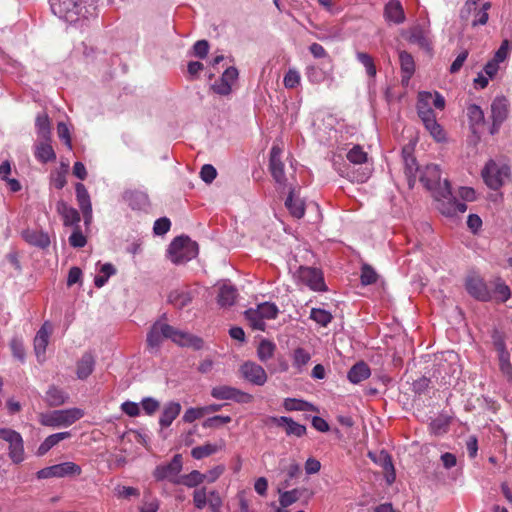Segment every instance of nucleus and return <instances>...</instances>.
I'll return each instance as SVG.
<instances>
[{
    "label": "nucleus",
    "instance_id": "10",
    "mask_svg": "<svg viewBox=\"0 0 512 512\" xmlns=\"http://www.w3.org/2000/svg\"><path fill=\"white\" fill-rule=\"evenodd\" d=\"M432 105L436 109L443 110L445 107L444 97L438 92L421 91L418 93L417 112L420 118L434 114Z\"/></svg>",
    "mask_w": 512,
    "mask_h": 512
},
{
    "label": "nucleus",
    "instance_id": "16",
    "mask_svg": "<svg viewBox=\"0 0 512 512\" xmlns=\"http://www.w3.org/2000/svg\"><path fill=\"white\" fill-rule=\"evenodd\" d=\"M241 376L248 382L263 386L267 382V373L265 369L259 364L251 361H247L240 366Z\"/></svg>",
    "mask_w": 512,
    "mask_h": 512
},
{
    "label": "nucleus",
    "instance_id": "36",
    "mask_svg": "<svg viewBox=\"0 0 512 512\" xmlns=\"http://www.w3.org/2000/svg\"><path fill=\"white\" fill-rule=\"evenodd\" d=\"M71 436L70 432H58L52 435H49L38 447L37 455L43 456L45 455L51 448L57 445L60 441L67 439Z\"/></svg>",
    "mask_w": 512,
    "mask_h": 512
},
{
    "label": "nucleus",
    "instance_id": "21",
    "mask_svg": "<svg viewBox=\"0 0 512 512\" xmlns=\"http://www.w3.org/2000/svg\"><path fill=\"white\" fill-rule=\"evenodd\" d=\"M217 287L218 292L216 299L218 305L222 308L232 306L236 302L238 296L237 289L226 281L218 283Z\"/></svg>",
    "mask_w": 512,
    "mask_h": 512
},
{
    "label": "nucleus",
    "instance_id": "37",
    "mask_svg": "<svg viewBox=\"0 0 512 512\" xmlns=\"http://www.w3.org/2000/svg\"><path fill=\"white\" fill-rule=\"evenodd\" d=\"M278 425H286V432L288 435H295L301 437L306 433V427L295 422L293 419L285 416L273 419Z\"/></svg>",
    "mask_w": 512,
    "mask_h": 512
},
{
    "label": "nucleus",
    "instance_id": "26",
    "mask_svg": "<svg viewBox=\"0 0 512 512\" xmlns=\"http://www.w3.org/2000/svg\"><path fill=\"white\" fill-rule=\"evenodd\" d=\"M224 447V440H220L216 443H205L201 446L194 447L191 450V455L194 459L200 460L223 450Z\"/></svg>",
    "mask_w": 512,
    "mask_h": 512
},
{
    "label": "nucleus",
    "instance_id": "32",
    "mask_svg": "<svg viewBox=\"0 0 512 512\" xmlns=\"http://www.w3.org/2000/svg\"><path fill=\"white\" fill-rule=\"evenodd\" d=\"M22 237L27 243L41 248H45L50 244L49 236L43 231L26 229L22 232Z\"/></svg>",
    "mask_w": 512,
    "mask_h": 512
},
{
    "label": "nucleus",
    "instance_id": "45",
    "mask_svg": "<svg viewBox=\"0 0 512 512\" xmlns=\"http://www.w3.org/2000/svg\"><path fill=\"white\" fill-rule=\"evenodd\" d=\"M116 273L114 266L110 263L103 264L100 268V273L95 276V286L101 288L106 284L108 279Z\"/></svg>",
    "mask_w": 512,
    "mask_h": 512
},
{
    "label": "nucleus",
    "instance_id": "2",
    "mask_svg": "<svg viewBox=\"0 0 512 512\" xmlns=\"http://www.w3.org/2000/svg\"><path fill=\"white\" fill-rule=\"evenodd\" d=\"M49 3L52 12L69 23L88 19L95 11L89 0H49Z\"/></svg>",
    "mask_w": 512,
    "mask_h": 512
},
{
    "label": "nucleus",
    "instance_id": "50",
    "mask_svg": "<svg viewBox=\"0 0 512 512\" xmlns=\"http://www.w3.org/2000/svg\"><path fill=\"white\" fill-rule=\"evenodd\" d=\"M310 318L321 326H327L331 320L332 315L330 312L320 308H313L310 313Z\"/></svg>",
    "mask_w": 512,
    "mask_h": 512
},
{
    "label": "nucleus",
    "instance_id": "58",
    "mask_svg": "<svg viewBox=\"0 0 512 512\" xmlns=\"http://www.w3.org/2000/svg\"><path fill=\"white\" fill-rule=\"evenodd\" d=\"M231 422L230 416L217 415L206 419L203 422L204 428H218L224 424Z\"/></svg>",
    "mask_w": 512,
    "mask_h": 512
},
{
    "label": "nucleus",
    "instance_id": "17",
    "mask_svg": "<svg viewBox=\"0 0 512 512\" xmlns=\"http://www.w3.org/2000/svg\"><path fill=\"white\" fill-rule=\"evenodd\" d=\"M53 327L49 322H45L38 330L34 338V350L36 357L39 361L45 360V352L49 343L50 335L52 334Z\"/></svg>",
    "mask_w": 512,
    "mask_h": 512
},
{
    "label": "nucleus",
    "instance_id": "24",
    "mask_svg": "<svg viewBox=\"0 0 512 512\" xmlns=\"http://www.w3.org/2000/svg\"><path fill=\"white\" fill-rule=\"evenodd\" d=\"M386 20L395 24H401L405 21V13L401 3L398 0H390L384 9Z\"/></svg>",
    "mask_w": 512,
    "mask_h": 512
},
{
    "label": "nucleus",
    "instance_id": "6",
    "mask_svg": "<svg viewBox=\"0 0 512 512\" xmlns=\"http://www.w3.org/2000/svg\"><path fill=\"white\" fill-rule=\"evenodd\" d=\"M434 197L438 202L437 208L447 217H456L467 210L465 203L459 202L452 197L450 184L446 179L443 181L442 190L435 194Z\"/></svg>",
    "mask_w": 512,
    "mask_h": 512
},
{
    "label": "nucleus",
    "instance_id": "29",
    "mask_svg": "<svg viewBox=\"0 0 512 512\" xmlns=\"http://www.w3.org/2000/svg\"><path fill=\"white\" fill-rule=\"evenodd\" d=\"M57 211L61 215L65 226H77L80 222L79 212L65 202H58Z\"/></svg>",
    "mask_w": 512,
    "mask_h": 512
},
{
    "label": "nucleus",
    "instance_id": "27",
    "mask_svg": "<svg viewBox=\"0 0 512 512\" xmlns=\"http://www.w3.org/2000/svg\"><path fill=\"white\" fill-rule=\"evenodd\" d=\"M467 116L470 129L474 134L478 133L485 124L484 112L479 106L471 104L467 107Z\"/></svg>",
    "mask_w": 512,
    "mask_h": 512
},
{
    "label": "nucleus",
    "instance_id": "8",
    "mask_svg": "<svg viewBox=\"0 0 512 512\" xmlns=\"http://www.w3.org/2000/svg\"><path fill=\"white\" fill-rule=\"evenodd\" d=\"M481 174L485 184L489 188L497 190L508 181L510 171L507 165L491 160L485 165Z\"/></svg>",
    "mask_w": 512,
    "mask_h": 512
},
{
    "label": "nucleus",
    "instance_id": "56",
    "mask_svg": "<svg viewBox=\"0 0 512 512\" xmlns=\"http://www.w3.org/2000/svg\"><path fill=\"white\" fill-rule=\"evenodd\" d=\"M512 49V43L505 39L502 41L500 47L495 52L493 60L498 62L499 64L507 59Z\"/></svg>",
    "mask_w": 512,
    "mask_h": 512
},
{
    "label": "nucleus",
    "instance_id": "31",
    "mask_svg": "<svg viewBox=\"0 0 512 512\" xmlns=\"http://www.w3.org/2000/svg\"><path fill=\"white\" fill-rule=\"evenodd\" d=\"M181 412V405L178 402L167 403L162 410L159 418L161 427H169Z\"/></svg>",
    "mask_w": 512,
    "mask_h": 512
},
{
    "label": "nucleus",
    "instance_id": "62",
    "mask_svg": "<svg viewBox=\"0 0 512 512\" xmlns=\"http://www.w3.org/2000/svg\"><path fill=\"white\" fill-rule=\"evenodd\" d=\"M377 280L376 272L367 265H364L361 270V282L363 285H370Z\"/></svg>",
    "mask_w": 512,
    "mask_h": 512
},
{
    "label": "nucleus",
    "instance_id": "53",
    "mask_svg": "<svg viewBox=\"0 0 512 512\" xmlns=\"http://www.w3.org/2000/svg\"><path fill=\"white\" fill-rule=\"evenodd\" d=\"M407 39L409 42L418 44L421 47H424L427 45V39L424 35V32L418 26H415L410 29Z\"/></svg>",
    "mask_w": 512,
    "mask_h": 512
},
{
    "label": "nucleus",
    "instance_id": "20",
    "mask_svg": "<svg viewBox=\"0 0 512 512\" xmlns=\"http://www.w3.org/2000/svg\"><path fill=\"white\" fill-rule=\"evenodd\" d=\"M508 104L507 100L503 97L496 98L491 105V116L493 119V124L491 128V134H495L499 126L502 124V122L506 119L507 112H508Z\"/></svg>",
    "mask_w": 512,
    "mask_h": 512
},
{
    "label": "nucleus",
    "instance_id": "18",
    "mask_svg": "<svg viewBox=\"0 0 512 512\" xmlns=\"http://www.w3.org/2000/svg\"><path fill=\"white\" fill-rule=\"evenodd\" d=\"M466 289L474 298L482 301L491 299V293L484 280L478 275H471L466 280Z\"/></svg>",
    "mask_w": 512,
    "mask_h": 512
},
{
    "label": "nucleus",
    "instance_id": "46",
    "mask_svg": "<svg viewBox=\"0 0 512 512\" xmlns=\"http://www.w3.org/2000/svg\"><path fill=\"white\" fill-rule=\"evenodd\" d=\"M9 456L15 463H20L24 460V445L22 436L9 445Z\"/></svg>",
    "mask_w": 512,
    "mask_h": 512
},
{
    "label": "nucleus",
    "instance_id": "30",
    "mask_svg": "<svg viewBox=\"0 0 512 512\" xmlns=\"http://www.w3.org/2000/svg\"><path fill=\"white\" fill-rule=\"evenodd\" d=\"M421 120L427 131L437 142H443L446 140L445 131L443 130L442 126L436 121L435 114L421 117Z\"/></svg>",
    "mask_w": 512,
    "mask_h": 512
},
{
    "label": "nucleus",
    "instance_id": "4",
    "mask_svg": "<svg viewBox=\"0 0 512 512\" xmlns=\"http://www.w3.org/2000/svg\"><path fill=\"white\" fill-rule=\"evenodd\" d=\"M198 254V246L187 236L175 238L168 249V257L174 264H184L195 258Z\"/></svg>",
    "mask_w": 512,
    "mask_h": 512
},
{
    "label": "nucleus",
    "instance_id": "48",
    "mask_svg": "<svg viewBox=\"0 0 512 512\" xmlns=\"http://www.w3.org/2000/svg\"><path fill=\"white\" fill-rule=\"evenodd\" d=\"M493 284L495 298L501 302L507 301L511 296V291L508 285H506V283L500 278H497Z\"/></svg>",
    "mask_w": 512,
    "mask_h": 512
},
{
    "label": "nucleus",
    "instance_id": "23",
    "mask_svg": "<svg viewBox=\"0 0 512 512\" xmlns=\"http://www.w3.org/2000/svg\"><path fill=\"white\" fill-rule=\"evenodd\" d=\"M238 77V71L234 67L227 68L222 74L219 83L213 85V89L216 93L221 95H227L231 92V87Z\"/></svg>",
    "mask_w": 512,
    "mask_h": 512
},
{
    "label": "nucleus",
    "instance_id": "12",
    "mask_svg": "<svg viewBox=\"0 0 512 512\" xmlns=\"http://www.w3.org/2000/svg\"><path fill=\"white\" fill-rule=\"evenodd\" d=\"M211 396L218 400H234L241 404L250 403L253 400V396L251 394L227 385L213 387L211 390Z\"/></svg>",
    "mask_w": 512,
    "mask_h": 512
},
{
    "label": "nucleus",
    "instance_id": "49",
    "mask_svg": "<svg viewBox=\"0 0 512 512\" xmlns=\"http://www.w3.org/2000/svg\"><path fill=\"white\" fill-rule=\"evenodd\" d=\"M204 482L203 473H200L197 470H193L187 475L181 477L179 483L187 486V487H196Z\"/></svg>",
    "mask_w": 512,
    "mask_h": 512
},
{
    "label": "nucleus",
    "instance_id": "35",
    "mask_svg": "<svg viewBox=\"0 0 512 512\" xmlns=\"http://www.w3.org/2000/svg\"><path fill=\"white\" fill-rule=\"evenodd\" d=\"M371 374L370 368L364 362H358L348 372V379L353 384H358L369 378Z\"/></svg>",
    "mask_w": 512,
    "mask_h": 512
},
{
    "label": "nucleus",
    "instance_id": "9",
    "mask_svg": "<svg viewBox=\"0 0 512 512\" xmlns=\"http://www.w3.org/2000/svg\"><path fill=\"white\" fill-rule=\"evenodd\" d=\"M298 285H304L314 291L325 290V283L322 273L311 267H300L294 274Z\"/></svg>",
    "mask_w": 512,
    "mask_h": 512
},
{
    "label": "nucleus",
    "instance_id": "3",
    "mask_svg": "<svg viewBox=\"0 0 512 512\" xmlns=\"http://www.w3.org/2000/svg\"><path fill=\"white\" fill-rule=\"evenodd\" d=\"M84 416V411L80 408H69L62 410H52L38 414V421L42 426L51 428H67L80 420Z\"/></svg>",
    "mask_w": 512,
    "mask_h": 512
},
{
    "label": "nucleus",
    "instance_id": "47",
    "mask_svg": "<svg viewBox=\"0 0 512 512\" xmlns=\"http://www.w3.org/2000/svg\"><path fill=\"white\" fill-rule=\"evenodd\" d=\"M270 171L274 180L283 188L287 186V179L284 173V164L282 161L271 162Z\"/></svg>",
    "mask_w": 512,
    "mask_h": 512
},
{
    "label": "nucleus",
    "instance_id": "38",
    "mask_svg": "<svg viewBox=\"0 0 512 512\" xmlns=\"http://www.w3.org/2000/svg\"><path fill=\"white\" fill-rule=\"evenodd\" d=\"M95 359L92 354L86 353L77 364V376L79 379H86L94 370Z\"/></svg>",
    "mask_w": 512,
    "mask_h": 512
},
{
    "label": "nucleus",
    "instance_id": "15",
    "mask_svg": "<svg viewBox=\"0 0 512 512\" xmlns=\"http://www.w3.org/2000/svg\"><path fill=\"white\" fill-rule=\"evenodd\" d=\"M419 179L423 183V185L430 191L433 192V195L437 194L443 188V182H441V172L436 164H429L425 166L420 171Z\"/></svg>",
    "mask_w": 512,
    "mask_h": 512
},
{
    "label": "nucleus",
    "instance_id": "52",
    "mask_svg": "<svg viewBox=\"0 0 512 512\" xmlns=\"http://www.w3.org/2000/svg\"><path fill=\"white\" fill-rule=\"evenodd\" d=\"M301 75L295 68H290L283 79V84L287 89H293L300 85Z\"/></svg>",
    "mask_w": 512,
    "mask_h": 512
},
{
    "label": "nucleus",
    "instance_id": "41",
    "mask_svg": "<svg viewBox=\"0 0 512 512\" xmlns=\"http://www.w3.org/2000/svg\"><path fill=\"white\" fill-rule=\"evenodd\" d=\"M35 128L38 139H50L51 138V124L49 117L46 113L39 114L36 117Z\"/></svg>",
    "mask_w": 512,
    "mask_h": 512
},
{
    "label": "nucleus",
    "instance_id": "55",
    "mask_svg": "<svg viewBox=\"0 0 512 512\" xmlns=\"http://www.w3.org/2000/svg\"><path fill=\"white\" fill-rule=\"evenodd\" d=\"M356 56L358 61L365 67L367 74L370 77H374L376 75V67L371 56L363 52H358Z\"/></svg>",
    "mask_w": 512,
    "mask_h": 512
},
{
    "label": "nucleus",
    "instance_id": "51",
    "mask_svg": "<svg viewBox=\"0 0 512 512\" xmlns=\"http://www.w3.org/2000/svg\"><path fill=\"white\" fill-rule=\"evenodd\" d=\"M498 351H499V361H500L501 371L504 374L511 376L512 367H511V364L509 361V353L505 349V346L503 343L498 344Z\"/></svg>",
    "mask_w": 512,
    "mask_h": 512
},
{
    "label": "nucleus",
    "instance_id": "33",
    "mask_svg": "<svg viewBox=\"0 0 512 512\" xmlns=\"http://www.w3.org/2000/svg\"><path fill=\"white\" fill-rule=\"evenodd\" d=\"M192 299V292L185 288L173 290L169 294V302L178 309H182L190 304Z\"/></svg>",
    "mask_w": 512,
    "mask_h": 512
},
{
    "label": "nucleus",
    "instance_id": "14",
    "mask_svg": "<svg viewBox=\"0 0 512 512\" xmlns=\"http://www.w3.org/2000/svg\"><path fill=\"white\" fill-rule=\"evenodd\" d=\"M182 470V458L179 454L175 455L171 462L159 465L154 470V477L158 481L169 480L174 483H179L178 475Z\"/></svg>",
    "mask_w": 512,
    "mask_h": 512
},
{
    "label": "nucleus",
    "instance_id": "42",
    "mask_svg": "<svg viewBox=\"0 0 512 512\" xmlns=\"http://www.w3.org/2000/svg\"><path fill=\"white\" fill-rule=\"evenodd\" d=\"M283 407L287 411H315L314 405L295 398H286L283 401Z\"/></svg>",
    "mask_w": 512,
    "mask_h": 512
},
{
    "label": "nucleus",
    "instance_id": "25",
    "mask_svg": "<svg viewBox=\"0 0 512 512\" xmlns=\"http://www.w3.org/2000/svg\"><path fill=\"white\" fill-rule=\"evenodd\" d=\"M399 61L402 72V84L408 85L412 75L415 72V62L411 54L406 51L399 52Z\"/></svg>",
    "mask_w": 512,
    "mask_h": 512
},
{
    "label": "nucleus",
    "instance_id": "28",
    "mask_svg": "<svg viewBox=\"0 0 512 512\" xmlns=\"http://www.w3.org/2000/svg\"><path fill=\"white\" fill-rule=\"evenodd\" d=\"M124 198L134 210H146L149 206L148 195L142 191H127Z\"/></svg>",
    "mask_w": 512,
    "mask_h": 512
},
{
    "label": "nucleus",
    "instance_id": "22",
    "mask_svg": "<svg viewBox=\"0 0 512 512\" xmlns=\"http://www.w3.org/2000/svg\"><path fill=\"white\" fill-rule=\"evenodd\" d=\"M50 139H38L34 145V155L36 159L42 163L54 161L56 154L51 146Z\"/></svg>",
    "mask_w": 512,
    "mask_h": 512
},
{
    "label": "nucleus",
    "instance_id": "61",
    "mask_svg": "<svg viewBox=\"0 0 512 512\" xmlns=\"http://www.w3.org/2000/svg\"><path fill=\"white\" fill-rule=\"evenodd\" d=\"M204 415L203 407H192L185 411L182 419L186 423H192L195 420L202 418Z\"/></svg>",
    "mask_w": 512,
    "mask_h": 512
},
{
    "label": "nucleus",
    "instance_id": "54",
    "mask_svg": "<svg viewBox=\"0 0 512 512\" xmlns=\"http://www.w3.org/2000/svg\"><path fill=\"white\" fill-rule=\"evenodd\" d=\"M279 493H280L279 502H280L281 506L284 508L295 503L299 499V496H300V493L297 489H293L291 491H284V492H281L279 490Z\"/></svg>",
    "mask_w": 512,
    "mask_h": 512
},
{
    "label": "nucleus",
    "instance_id": "57",
    "mask_svg": "<svg viewBox=\"0 0 512 512\" xmlns=\"http://www.w3.org/2000/svg\"><path fill=\"white\" fill-rule=\"evenodd\" d=\"M449 422L450 419L448 417L440 416L431 422L430 428L434 434H442L447 431Z\"/></svg>",
    "mask_w": 512,
    "mask_h": 512
},
{
    "label": "nucleus",
    "instance_id": "59",
    "mask_svg": "<svg viewBox=\"0 0 512 512\" xmlns=\"http://www.w3.org/2000/svg\"><path fill=\"white\" fill-rule=\"evenodd\" d=\"M193 503L198 509H203L207 505L208 494L205 488H199L193 492Z\"/></svg>",
    "mask_w": 512,
    "mask_h": 512
},
{
    "label": "nucleus",
    "instance_id": "1",
    "mask_svg": "<svg viewBox=\"0 0 512 512\" xmlns=\"http://www.w3.org/2000/svg\"><path fill=\"white\" fill-rule=\"evenodd\" d=\"M164 339H171L180 346H193L200 348L201 340L181 330L168 325L162 320L156 321L148 335L147 344L150 349H158Z\"/></svg>",
    "mask_w": 512,
    "mask_h": 512
},
{
    "label": "nucleus",
    "instance_id": "39",
    "mask_svg": "<svg viewBox=\"0 0 512 512\" xmlns=\"http://www.w3.org/2000/svg\"><path fill=\"white\" fill-rule=\"evenodd\" d=\"M291 357L293 367L296 369L297 373H302L305 369V366L311 359V354L304 348L298 347L292 352Z\"/></svg>",
    "mask_w": 512,
    "mask_h": 512
},
{
    "label": "nucleus",
    "instance_id": "5",
    "mask_svg": "<svg viewBox=\"0 0 512 512\" xmlns=\"http://www.w3.org/2000/svg\"><path fill=\"white\" fill-rule=\"evenodd\" d=\"M347 159L354 166L359 165L358 169H353L348 176L352 181L366 182L372 173V164L368 163L367 153L359 145L352 147L347 153Z\"/></svg>",
    "mask_w": 512,
    "mask_h": 512
},
{
    "label": "nucleus",
    "instance_id": "34",
    "mask_svg": "<svg viewBox=\"0 0 512 512\" xmlns=\"http://www.w3.org/2000/svg\"><path fill=\"white\" fill-rule=\"evenodd\" d=\"M285 206L293 217L300 219L304 216V202L296 195L294 190L290 191L288 198L285 201Z\"/></svg>",
    "mask_w": 512,
    "mask_h": 512
},
{
    "label": "nucleus",
    "instance_id": "64",
    "mask_svg": "<svg viewBox=\"0 0 512 512\" xmlns=\"http://www.w3.org/2000/svg\"><path fill=\"white\" fill-rule=\"evenodd\" d=\"M216 175V169L210 164H205L201 168L200 177L206 183H211L216 178Z\"/></svg>",
    "mask_w": 512,
    "mask_h": 512
},
{
    "label": "nucleus",
    "instance_id": "11",
    "mask_svg": "<svg viewBox=\"0 0 512 512\" xmlns=\"http://www.w3.org/2000/svg\"><path fill=\"white\" fill-rule=\"evenodd\" d=\"M81 473V467L74 462H64L49 467H45L37 472L38 479L62 478L75 476Z\"/></svg>",
    "mask_w": 512,
    "mask_h": 512
},
{
    "label": "nucleus",
    "instance_id": "63",
    "mask_svg": "<svg viewBox=\"0 0 512 512\" xmlns=\"http://www.w3.org/2000/svg\"><path fill=\"white\" fill-rule=\"evenodd\" d=\"M225 471L224 465H217L203 474L204 482L214 483Z\"/></svg>",
    "mask_w": 512,
    "mask_h": 512
},
{
    "label": "nucleus",
    "instance_id": "13",
    "mask_svg": "<svg viewBox=\"0 0 512 512\" xmlns=\"http://www.w3.org/2000/svg\"><path fill=\"white\" fill-rule=\"evenodd\" d=\"M478 0H467L463 9L461 10V18L467 19L473 15L472 26L485 25L488 21V10L491 7L490 2H485L481 8H477Z\"/></svg>",
    "mask_w": 512,
    "mask_h": 512
},
{
    "label": "nucleus",
    "instance_id": "43",
    "mask_svg": "<svg viewBox=\"0 0 512 512\" xmlns=\"http://www.w3.org/2000/svg\"><path fill=\"white\" fill-rule=\"evenodd\" d=\"M276 345L269 340H262L257 348V356L261 362L271 359L275 353Z\"/></svg>",
    "mask_w": 512,
    "mask_h": 512
},
{
    "label": "nucleus",
    "instance_id": "40",
    "mask_svg": "<svg viewBox=\"0 0 512 512\" xmlns=\"http://www.w3.org/2000/svg\"><path fill=\"white\" fill-rule=\"evenodd\" d=\"M68 400V395L61 389L51 387L45 395V401L48 406L57 407L65 404Z\"/></svg>",
    "mask_w": 512,
    "mask_h": 512
},
{
    "label": "nucleus",
    "instance_id": "19",
    "mask_svg": "<svg viewBox=\"0 0 512 512\" xmlns=\"http://www.w3.org/2000/svg\"><path fill=\"white\" fill-rule=\"evenodd\" d=\"M75 190L79 208L82 211L85 224L88 225L92 221V204L90 200V195L86 187L82 183H77L75 185Z\"/></svg>",
    "mask_w": 512,
    "mask_h": 512
},
{
    "label": "nucleus",
    "instance_id": "44",
    "mask_svg": "<svg viewBox=\"0 0 512 512\" xmlns=\"http://www.w3.org/2000/svg\"><path fill=\"white\" fill-rule=\"evenodd\" d=\"M305 74L308 81L313 84L322 83L328 77L327 72H325L322 68L315 65L307 66Z\"/></svg>",
    "mask_w": 512,
    "mask_h": 512
},
{
    "label": "nucleus",
    "instance_id": "60",
    "mask_svg": "<svg viewBox=\"0 0 512 512\" xmlns=\"http://www.w3.org/2000/svg\"><path fill=\"white\" fill-rule=\"evenodd\" d=\"M57 134L58 137L65 143V145L71 150L72 149V140L70 135V130L67 124L60 122L57 125Z\"/></svg>",
    "mask_w": 512,
    "mask_h": 512
},
{
    "label": "nucleus",
    "instance_id": "7",
    "mask_svg": "<svg viewBox=\"0 0 512 512\" xmlns=\"http://www.w3.org/2000/svg\"><path fill=\"white\" fill-rule=\"evenodd\" d=\"M278 314V308L275 304L265 302L259 304L256 308H250L245 312V317L253 329L263 331L265 329V320L275 319Z\"/></svg>",
    "mask_w": 512,
    "mask_h": 512
}]
</instances>
